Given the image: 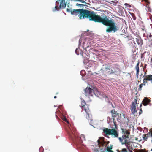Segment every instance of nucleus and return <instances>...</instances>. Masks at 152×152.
<instances>
[{
  "label": "nucleus",
  "instance_id": "1",
  "mask_svg": "<svg viewBox=\"0 0 152 152\" xmlns=\"http://www.w3.org/2000/svg\"><path fill=\"white\" fill-rule=\"evenodd\" d=\"M93 21L95 22L101 23L104 25L108 26L109 27L106 29L107 33L111 32L115 33L118 30L114 20L112 19L109 20L105 15L103 18L100 15L96 14Z\"/></svg>",
  "mask_w": 152,
  "mask_h": 152
},
{
  "label": "nucleus",
  "instance_id": "2",
  "mask_svg": "<svg viewBox=\"0 0 152 152\" xmlns=\"http://www.w3.org/2000/svg\"><path fill=\"white\" fill-rule=\"evenodd\" d=\"M70 12L72 14L75 15H77L79 14V16L80 19L86 18L89 19V20L93 21L96 14L93 11H89L83 9L71 10Z\"/></svg>",
  "mask_w": 152,
  "mask_h": 152
},
{
  "label": "nucleus",
  "instance_id": "3",
  "mask_svg": "<svg viewBox=\"0 0 152 152\" xmlns=\"http://www.w3.org/2000/svg\"><path fill=\"white\" fill-rule=\"evenodd\" d=\"M119 70V68L115 64L109 63H104L101 69L98 72V74L99 75H102L104 74L112 75L117 72Z\"/></svg>",
  "mask_w": 152,
  "mask_h": 152
},
{
  "label": "nucleus",
  "instance_id": "4",
  "mask_svg": "<svg viewBox=\"0 0 152 152\" xmlns=\"http://www.w3.org/2000/svg\"><path fill=\"white\" fill-rule=\"evenodd\" d=\"M123 135L121 137L118 138V140L122 145H125L126 147H130V146H134L133 142L130 141V132L126 129L121 128Z\"/></svg>",
  "mask_w": 152,
  "mask_h": 152
},
{
  "label": "nucleus",
  "instance_id": "5",
  "mask_svg": "<svg viewBox=\"0 0 152 152\" xmlns=\"http://www.w3.org/2000/svg\"><path fill=\"white\" fill-rule=\"evenodd\" d=\"M104 138L103 137H100L98 140L97 142L99 147L100 148L102 146V148H100L99 151L100 152H113L111 150L113 148V145H110V146H107L109 143L110 142L109 141H105L104 140Z\"/></svg>",
  "mask_w": 152,
  "mask_h": 152
},
{
  "label": "nucleus",
  "instance_id": "6",
  "mask_svg": "<svg viewBox=\"0 0 152 152\" xmlns=\"http://www.w3.org/2000/svg\"><path fill=\"white\" fill-rule=\"evenodd\" d=\"M113 123L114 125V127L110 129L108 128H104L103 129V133L104 136L106 137H107L108 135H112V136L114 137H118L119 136V133L117 131V125L116 124L115 119H113Z\"/></svg>",
  "mask_w": 152,
  "mask_h": 152
},
{
  "label": "nucleus",
  "instance_id": "7",
  "mask_svg": "<svg viewBox=\"0 0 152 152\" xmlns=\"http://www.w3.org/2000/svg\"><path fill=\"white\" fill-rule=\"evenodd\" d=\"M67 133L69 137L72 139L76 140L77 137L78 136V134L76 132V129L72 127V129L69 128L67 129Z\"/></svg>",
  "mask_w": 152,
  "mask_h": 152
},
{
  "label": "nucleus",
  "instance_id": "8",
  "mask_svg": "<svg viewBox=\"0 0 152 152\" xmlns=\"http://www.w3.org/2000/svg\"><path fill=\"white\" fill-rule=\"evenodd\" d=\"M137 98L136 97V98L134 99V102H132L131 106V110L132 114L134 116L136 115L137 113V110L136 109V104L137 103Z\"/></svg>",
  "mask_w": 152,
  "mask_h": 152
},
{
  "label": "nucleus",
  "instance_id": "9",
  "mask_svg": "<svg viewBox=\"0 0 152 152\" xmlns=\"http://www.w3.org/2000/svg\"><path fill=\"white\" fill-rule=\"evenodd\" d=\"M80 107L83 110H85L86 113H90L91 112L88 105L86 104L85 101L83 99L81 101Z\"/></svg>",
  "mask_w": 152,
  "mask_h": 152
},
{
  "label": "nucleus",
  "instance_id": "10",
  "mask_svg": "<svg viewBox=\"0 0 152 152\" xmlns=\"http://www.w3.org/2000/svg\"><path fill=\"white\" fill-rule=\"evenodd\" d=\"M93 89H92L88 87H87L84 90V92L86 96H93Z\"/></svg>",
  "mask_w": 152,
  "mask_h": 152
},
{
  "label": "nucleus",
  "instance_id": "11",
  "mask_svg": "<svg viewBox=\"0 0 152 152\" xmlns=\"http://www.w3.org/2000/svg\"><path fill=\"white\" fill-rule=\"evenodd\" d=\"M133 146H130V147H126L127 148H123L121 150H117V152H133L132 150L133 149Z\"/></svg>",
  "mask_w": 152,
  "mask_h": 152
},
{
  "label": "nucleus",
  "instance_id": "12",
  "mask_svg": "<svg viewBox=\"0 0 152 152\" xmlns=\"http://www.w3.org/2000/svg\"><path fill=\"white\" fill-rule=\"evenodd\" d=\"M152 137V131L151 130L147 134H143L142 136V140L144 141H146L148 138Z\"/></svg>",
  "mask_w": 152,
  "mask_h": 152
},
{
  "label": "nucleus",
  "instance_id": "13",
  "mask_svg": "<svg viewBox=\"0 0 152 152\" xmlns=\"http://www.w3.org/2000/svg\"><path fill=\"white\" fill-rule=\"evenodd\" d=\"M93 92V95H95L96 96L100 98H102L103 94L102 93L100 92L96 89L94 88Z\"/></svg>",
  "mask_w": 152,
  "mask_h": 152
},
{
  "label": "nucleus",
  "instance_id": "14",
  "mask_svg": "<svg viewBox=\"0 0 152 152\" xmlns=\"http://www.w3.org/2000/svg\"><path fill=\"white\" fill-rule=\"evenodd\" d=\"M75 140L77 141L83 142V140H86V139L84 135L82 134L80 137L78 135V136L77 137V139Z\"/></svg>",
  "mask_w": 152,
  "mask_h": 152
},
{
  "label": "nucleus",
  "instance_id": "15",
  "mask_svg": "<svg viewBox=\"0 0 152 152\" xmlns=\"http://www.w3.org/2000/svg\"><path fill=\"white\" fill-rule=\"evenodd\" d=\"M136 41L139 45L141 46L143 43V41L140 37H137V38L135 39Z\"/></svg>",
  "mask_w": 152,
  "mask_h": 152
},
{
  "label": "nucleus",
  "instance_id": "16",
  "mask_svg": "<svg viewBox=\"0 0 152 152\" xmlns=\"http://www.w3.org/2000/svg\"><path fill=\"white\" fill-rule=\"evenodd\" d=\"M111 113L112 114V116L113 119H115V118L116 117L118 114L117 112L116 111H115L114 109L111 110Z\"/></svg>",
  "mask_w": 152,
  "mask_h": 152
},
{
  "label": "nucleus",
  "instance_id": "17",
  "mask_svg": "<svg viewBox=\"0 0 152 152\" xmlns=\"http://www.w3.org/2000/svg\"><path fill=\"white\" fill-rule=\"evenodd\" d=\"M150 102V100L147 98H145L142 101L143 105L145 106L147 105Z\"/></svg>",
  "mask_w": 152,
  "mask_h": 152
},
{
  "label": "nucleus",
  "instance_id": "18",
  "mask_svg": "<svg viewBox=\"0 0 152 152\" xmlns=\"http://www.w3.org/2000/svg\"><path fill=\"white\" fill-rule=\"evenodd\" d=\"M145 1L147 3V4L146 7V10L148 12H151V9L149 7V4H150V2L148 1V0H145Z\"/></svg>",
  "mask_w": 152,
  "mask_h": 152
},
{
  "label": "nucleus",
  "instance_id": "19",
  "mask_svg": "<svg viewBox=\"0 0 152 152\" xmlns=\"http://www.w3.org/2000/svg\"><path fill=\"white\" fill-rule=\"evenodd\" d=\"M86 117L89 121H92V115L91 114V112L90 113H86Z\"/></svg>",
  "mask_w": 152,
  "mask_h": 152
},
{
  "label": "nucleus",
  "instance_id": "20",
  "mask_svg": "<svg viewBox=\"0 0 152 152\" xmlns=\"http://www.w3.org/2000/svg\"><path fill=\"white\" fill-rule=\"evenodd\" d=\"M140 62L139 61L137 63V65L135 66V69L137 70V72L136 73V75L138 76L139 75V64Z\"/></svg>",
  "mask_w": 152,
  "mask_h": 152
},
{
  "label": "nucleus",
  "instance_id": "21",
  "mask_svg": "<svg viewBox=\"0 0 152 152\" xmlns=\"http://www.w3.org/2000/svg\"><path fill=\"white\" fill-rule=\"evenodd\" d=\"M145 77H146L148 81H151L152 82V75H146Z\"/></svg>",
  "mask_w": 152,
  "mask_h": 152
},
{
  "label": "nucleus",
  "instance_id": "22",
  "mask_svg": "<svg viewBox=\"0 0 152 152\" xmlns=\"http://www.w3.org/2000/svg\"><path fill=\"white\" fill-rule=\"evenodd\" d=\"M102 98H104L105 101L107 102H109V98L105 95L103 94L102 96Z\"/></svg>",
  "mask_w": 152,
  "mask_h": 152
},
{
  "label": "nucleus",
  "instance_id": "23",
  "mask_svg": "<svg viewBox=\"0 0 152 152\" xmlns=\"http://www.w3.org/2000/svg\"><path fill=\"white\" fill-rule=\"evenodd\" d=\"M60 8H59V7H58L57 6H56L53 9V12H55V11H56V10L58 11V10H59V9Z\"/></svg>",
  "mask_w": 152,
  "mask_h": 152
},
{
  "label": "nucleus",
  "instance_id": "24",
  "mask_svg": "<svg viewBox=\"0 0 152 152\" xmlns=\"http://www.w3.org/2000/svg\"><path fill=\"white\" fill-rule=\"evenodd\" d=\"M145 84L144 83H142L141 84H140L139 86V87L138 88L139 90H142V88L143 86H145Z\"/></svg>",
  "mask_w": 152,
  "mask_h": 152
},
{
  "label": "nucleus",
  "instance_id": "25",
  "mask_svg": "<svg viewBox=\"0 0 152 152\" xmlns=\"http://www.w3.org/2000/svg\"><path fill=\"white\" fill-rule=\"evenodd\" d=\"M80 73L83 76H84L85 73V70H83L81 71Z\"/></svg>",
  "mask_w": 152,
  "mask_h": 152
},
{
  "label": "nucleus",
  "instance_id": "26",
  "mask_svg": "<svg viewBox=\"0 0 152 152\" xmlns=\"http://www.w3.org/2000/svg\"><path fill=\"white\" fill-rule=\"evenodd\" d=\"M76 6H80V7H83V6H85L83 4H80L78 3H77L76 4Z\"/></svg>",
  "mask_w": 152,
  "mask_h": 152
},
{
  "label": "nucleus",
  "instance_id": "27",
  "mask_svg": "<svg viewBox=\"0 0 152 152\" xmlns=\"http://www.w3.org/2000/svg\"><path fill=\"white\" fill-rule=\"evenodd\" d=\"M75 52L77 54L79 55V50L77 48L75 50Z\"/></svg>",
  "mask_w": 152,
  "mask_h": 152
},
{
  "label": "nucleus",
  "instance_id": "28",
  "mask_svg": "<svg viewBox=\"0 0 152 152\" xmlns=\"http://www.w3.org/2000/svg\"><path fill=\"white\" fill-rule=\"evenodd\" d=\"M76 1H79L83 3H86L85 1L84 0H75Z\"/></svg>",
  "mask_w": 152,
  "mask_h": 152
},
{
  "label": "nucleus",
  "instance_id": "29",
  "mask_svg": "<svg viewBox=\"0 0 152 152\" xmlns=\"http://www.w3.org/2000/svg\"><path fill=\"white\" fill-rule=\"evenodd\" d=\"M147 81H148L147 80V78L145 77V78H144L143 80L144 83H147Z\"/></svg>",
  "mask_w": 152,
  "mask_h": 152
},
{
  "label": "nucleus",
  "instance_id": "30",
  "mask_svg": "<svg viewBox=\"0 0 152 152\" xmlns=\"http://www.w3.org/2000/svg\"><path fill=\"white\" fill-rule=\"evenodd\" d=\"M127 7H131L130 5L126 3L124 4Z\"/></svg>",
  "mask_w": 152,
  "mask_h": 152
},
{
  "label": "nucleus",
  "instance_id": "31",
  "mask_svg": "<svg viewBox=\"0 0 152 152\" xmlns=\"http://www.w3.org/2000/svg\"><path fill=\"white\" fill-rule=\"evenodd\" d=\"M94 152H99V150L98 149H94Z\"/></svg>",
  "mask_w": 152,
  "mask_h": 152
},
{
  "label": "nucleus",
  "instance_id": "32",
  "mask_svg": "<svg viewBox=\"0 0 152 152\" xmlns=\"http://www.w3.org/2000/svg\"><path fill=\"white\" fill-rule=\"evenodd\" d=\"M128 37H129V40H132L134 39V38H133L132 36H129Z\"/></svg>",
  "mask_w": 152,
  "mask_h": 152
},
{
  "label": "nucleus",
  "instance_id": "33",
  "mask_svg": "<svg viewBox=\"0 0 152 152\" xmlns=\"http://www.w3.org/2000/svg\"><path fill=\"white\" fill-rule=\"evenodd\" d=\"M135 152H142V150H137V151Z\"/></svg>",
  "mask_w": 152,
  "mask_h": 152
},
{
  "label": "nucleus",
  "instance_id": "34",
  "mask_svg": "<svg viewBox=\"0 0 152 152\" xmlns=\"http://www.w3.org/2000/svg\"><path fill=\"white\" fill-rule=\"evenodd\" d=\"M135 152H142V150H137V151Z\"/></svg>",
  "mask_w": 152,
  "mask_h": 152
},
{
  "label": "nucleus",
  "instance_id": "35",
  "mask_svg": "<svg viewBox=\"0 0 152 152\" xmlns=\"http://www.w3.org/2000/svg\"><path fill=\"white\" fill-rule=\"evenodd\" d=\"M122 115L124 119L126 118V115L125 114L123 113Z\"/></svg>",
  "mask_w": 152,
  "mask_h": 152
},
{
  "label": "nucleus",
  "instance_id": "36",
  "mask_svg": "<svg viewBox=\"0 0 152 152\" xmlns=\"http://www.w3.org/2000/svg\"><path fill=\"white\" fill-rule=\"evenodd\" d=\"M142 109L141 108L140 109V111L139 112V114H141L142 113Z\"/></svg>",
  "mask_w": 152,
  "mask_h": 152
},
{
  "label": "nucleus",
  "instance_id": "37",
  "mask_svg": "<svg viewBox=\"0 0 152 152\" xmlns=\"http://www.w3.org/2000/svg\"><path fill=\"white\" fill-rule=\"evenodd\" d=\"M132 17H133V19L134 20H135L136 19V18L135 16H132Z\"/></svg>",
  "mask_w": 152,
  "mask_h": 152
},
{
  "label": "nucleus",
  "instance_id": "38",
  "mask_svg": "<svg viewBox=\"0 0 152 152\" xmlns=\"http://www.w3.org/2000/svg\"><path fill=\"white\" fill-rule=\"evenodd\" d=\"M88 72H89L88 73L89 74H91L92 75L93 74L91 73V71H89Z\"/></svg>",
  "mask_w": 152,
  "mask_h": 152
},
{
  "label": "nucleus",
  "instance_id": "39",
  "mask_svg": "<svg viewBox=\"0 0 152 152\" xmlns=\"http://www.w3.org/2000/svg\"><path fill=\"white\" fill-rule=\"evenodd\" d=\"M149 36L150 37H151L152 36V35H151V34L150 33L149 35Z\"/></svg>",
  "mask_w": 152,
  "mask_h": 152
},
{
  "label": "nucleus",
  "instance_id": "40",
  "mask_svg": "<svg viewBox=\"0 0 152 152\" xmlns=\"http://www.w3.org/2000/svg\"><path fill=\"white\" fill-rule=\"evenodd\" d=\"M66 11H68V12H69V9H68V8H67L66 9Z\"/></svg>",
  "mask_w": 152,
  "mask_h": 152
},
{
  "label": "nucleus",
  "instance_id": "41",
  "mask_svg": "<svg viewBox=\"0 0 152 152\" xmlns=\"http://www.w3.org/2000/svg\"><path fill=\"white\" fill-rule=\"evenodd\" d=\"M56 97H56V96H54V98H55H55H56Z\"/></svg>",
  "mask_w": 152,
  "mask_h": 152
},
{
  "label": "nucleus",
  "instance_id": "42",
  "mask_svg": "<svg viewBox=\"0 0 152 152\" xmlns=\"http://www.w3.org/2000/svg\"><path fill=\"white\" fill-rule=\"evenodd\" d=\"M141 106H142V104H140V107H141Z\"/></svg>",
  "mask_w": 152,
  "mask_h": 152
},
{
  "label": "nucleus",
  "instance_id": "43",
  "mask_svg": "<svg viewBox=\"0 0 152 152\" xmlns=\"http://www.w3.org/2000/svg\"><path fill=\"white\" fill-rule=\"evenodd\" d=\"M145 152H148V151H146V150H145Z\"/></svg>",
  "mask_w": 152,
  "mask_h": 152
},
{
  "label": "nucleus",
  "instance_id": "44",
  "mask_svg": "<svg viewBox=\"0 0 152 152\" xmlns=\"http://www.w3.org/2000/svg\"><path fill=\"white\" fill-rule=\"evenodd\" d=\"M141 29H142V30H143H143H144V28H141Z\"/></svg>",
  "mask_w": 152,
  "mask_h": 152
},
{
  "label": "nucleus",
  "instance_id": "45",
  "mask_svg": "<svg viewBox=\"0 0 152 152\" xmlns=\"http://www.w3.org/2000/svg\"><path fill=\"white\" fill-rule=\"evenodd\" d=\"M151 151H152V149H151Z\"/></svg>",
  "mask_w": 152,
  "mask_h": 152
}]
</instances>
